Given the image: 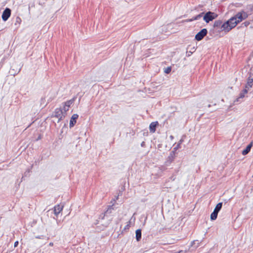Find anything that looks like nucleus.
<instances>
[{
    "label": "nucleus",
    "instance_id": "obj_1",
    "mask_svg": "<svg viewBox=\"0 0 253 253\" xmlns=\"http://www.w3.org/2000/svg\"><path fill=\"white\" fill-rule=\"evenodd\" d=\"M248 17V14L244 11L238 12L229 19L231 29L234 28L238 23L246 19Z\"/></svg>",
    "mask_w": 253,
    "mask_h": 253
},
{
    "label": "nucleus",
    "instance_id": "obj_2",
    "mask_svg": "<svg viewBox=\"0 0 253 253\" xmlns=\"http://www.w3.org/2000/svg\"><path fill=\"white\" fill-rule=\"evenodd\" d=\"M213 28L218 32L227 33L232 29L229 20L224 23L220 20H215L214 22Z\"/></svg>",
    "mask_w": 253,
    "mask_h": 253
},
{
    "label": "nucleus",
    "instance_id": "obj_3",
    "mask_svg": "<svg viewBox=\"0 0 253 253\" xmlns=\"http://www.w3.org/2000/svg\"><path fill=\"white\" fill-rule=\"evenodd\" d=\"M218 16V15L211 11H208L206 13H204V16H203V20L207 23H208L212 21L213 20L217 18Z\"/></svg>",
    "mask_w": 253,
    "mask_h": 253
},
{
    "label": "nucleus",
    "instance_id": "obj_4",
    "mask_svg": "<svg viewBox=\"0 0 253 253\" xmlns=\"http://www.w3.org/2000/svg\"><path fill=\"white\" fill-rule=\"evenodd\" d=\"M208 34V30L206 28L202 29L195 37V39L197 41H201Z\"/></svg>",
    "mask_w": 253,
    "mask_h": 253
},
{
    "label": "nucleus",
    "instance_id": "obj_5",
    "mask_svg": "<svg viewBox=\"0 0 253 253\" xmlns=\"http://www.w3.org/2000/svg\"><path fill=\"white\" fill-rule=\"evenodd\" d=\"M175 153H174V152H170L169 156H168L166 161L165 162V165L166 166H169L171 165V164L173 162L175 159Z\"/></svg>",
    "mask_w": 253,
    "mask_h": 253
},
{
    "label": "nucleus",
    "instance_id": "obj_6",
    "mask_svg": "<svg viewBox=\"0 0 253 253\" xmlns=\"http://www.w3.org/2000/svg\"><path fill=\"white\" fill-rule=\"evenodd\" d=\"M248 89L245 87V88H244V89L240 93L238 97L234 101V103H238L242 102L243 99L245 96V95L248 93Z\"/></svg>",
    "mask_w": 253,
    "mask_h": 253
},
{
    "label": "nucleus",
    "instance_id": "obj_7",
    "mask_svg": "<svg viewBox=\"0 0 253 253\" xmlns=\"http://www.w3.org/2000/svg\"><path fill=\"white\" fill-rule=\"evenodd\" d=\"M62 115V110L60 109H56L54 112V121H56L57 120V122H59L61 120Z\"/></svg>",
    "mask_w": 253,
    "mask_h": 253
},
{
    "label": "nucleus",
    "instance_id": "obj_8",
    "mask_svg": "<svg viewBox=\"0 0 253 253\" xmlns=\"http://www.w3.org/2000/svg\"><path fill=\"white\" fill-rule=\"evenodd\" d=\"M11 15V10L9 8H6L2 14V19L4 21L8 20Z\"/></svg>",
    "mask_w": 253,
    "mask_h": 253
},
{
    "label": "nucleus",
    "instance_id": "obj_9",
    "mask_svg": "<svg viewBox=\"0 0 253 253\" xmlns=\"http://www.w3.org/2000/svg\"><path fill=\"white\" fill-rule=\"evenodd\" d=\"M78 115L77 114H74L72 115L71 118V120L70 121V127H73L76 124V122H77V119L78 118Z\"/></svg>",
    "mask_w": 253,
    "mask_h": 253
},
{
    "label": "nucleus",
    "instance_id": "obj_10",
    "mask_svg": "<svg viewBox=\"0 0 253 253\" xmlns=\"http://www.w3.org/2000/svg\"><path fill=\"white\" fill-rule=\"evenodd\" d=\"M159 124L158 122H152L149 125V130L152 133H154L156 131V127L158 126Z\"/></svg>",
    "mask_w": 253,
    "mask_h": 253
},
{
    "label": "nucleus",
    "instance_id": "obj_11",
    "mask_svg": "<svg viewBox=\"0 0 253 253\" xmlns=\"http://www.w3.org/2000/svg\"><path fill=\"white\" fill-rule=\"evenodd\" d=\"M74 98L64 102V113L68 110L70 106L74 103Z\"/></svg>",
    "mask_w": 253,
    "mask_h": 253
},
{
    "label": "nucleus",
    "instance_id": "obj_12",
    "mask_svg": "<svg viewBox=\"0 0 253 253\" xmlns=\"http://www.w3.org/2000/svg\"><path fill=\"white\" fill-rule=\"evenodd\" d=\"M63 209V205H58L54 207V214L56 215H58Z\"/></svg>",
    "mask_w": 253,
    "mask_h": 253
},
{
    "label": "nucleus",
    "instance_id": "obj_13",
    "mask_svg": "<svg viewBox=\"0 0 253 253\" xmlns=\"http://www.w3.org/2000/svg\"><path fill=\"white\" fill-rule=\"evenodd\" d=\"M253 146V142L250 143L248 144L246 148L242 151V154L243 155H246L251 151V149Z\"/></svg>",
    "mask_w": 253,
    "mask_h": 253
},
{
    "label": "nucleus",
    "instance_id": "obj_14",
    "mask_svg": "<svg viewBox=\"0 0 253 253\" xmlns=\"http://www.w3.org/2000/svg\"><path fill=\"white\" fill-rule=\"evenodd\" d=\"M141 236H142V232H141V229H138L135 231V238L137 242H139L140 241L141 239Z\"/></svg>",
    "mask_w": 253,
    "mask_h": 253
},
{
    "label": "nucleus",
    "instance_id": "obj_15",
    "mask_svg": "<svg viewBox=\"0 0 253 253\" xmlns=\"http://www.w3.org/2000/svg\"><path fill=\"white\" fill-rule=\"evenodd\" d=\"M253 84V78H249L248 79L247 83L245 85V88L248 89V90L251 88Z\"/></svg>",
    "mask_w": 253,
    "mask_h": 253
},
{
    "label": "nucleus",
    "instance_id": "obj_16",
    "mask_svg": "<svg viewBox=\"0 0 253 253\" xmlns=\"http://www.w3.org/2000/svg\"><path fill=\"white\" fill-rule=\"evenodd\" d=\"M222 207V203L220 202L216 205L213 211L218 213L219 211L221 210Z\"/></svg>",
    "mask_w": 253,
    "mask_h": 253
},
{
    "label": "nucleus",
    "instance_id": "obj_17",
    "mask_svg": "<svg viewBox=\"0 0 253 253\" xmlns=\"http://www.w3.org/2000/svg\"><path fill=\"white\" fill-rule=\"evenodd\" d=\"M218 212L213 211V212L211 214V220H214L217 218Z\"/></svg>",
    "mask_w": 253,
    "mask_h": 253
},
{
    "label": "nucleus",
    "instance_id": "obj_18",
    "mask_svg": "<svg viewBox=\"0 0 253 253\" xmlns=\"http://www.w3.org/2000/svg\"><path fill=\"white\" fill-rule=\"evenodd\" d=\"M21 70V68H19L17 69L16 71H14V69H11L10 71V73L11 74V75H13V76H15L16 74H18Z\"/></svg>",
    "mask_w": 253,
    "mask_h": 253
},
{
    "label": "nucleus",
    "instance_id": "obj_19",
    "mask_svg": "<svg viewBox=\"0 0 253 253\" xmlns=\"http://www.w3.org/2000/svg\"><path fill=\"white\" fill-rule=\"evenodd\" d=\"M204 14V12H202L199 14L198 15L193 16V20H199L200 18H201L202 17H203Z\"/></svg>",
    "mask_w": 253,
    "mask_h": 253
},
{
    "label": "nucleus",
    "instance_id": "obj_20",
    "mask_svg": "<svg viewBox=\"0 0 253 253\" xmlns=\"http://www.w3.org/2000/svg\"><path fill=\"white\" fill-rule=\"evenodd\" d=\"M113 207V205L108 206V209L104 213L105 215H107L108 213H111L112 212V210L114 209Z\"/></svg>",
    "mask_w": 253,
    "mask_h": 253
},
{
    "label": "nucleus",
    "instance_id": "obj_21",
    "mask_svg": "<svg viewBox=\"0 0 253 253\" xmlns=\"http://www.w3.org/2000/svg\"><path fill=\"white\" fill-rule=\"evenodd\" d=\"M41 106H45L46 104H45V99L44 97H42L41 99Z\"/></svg>",
    "mask_w": 253,
    "mask_h": 253
},
{
    "label": "nucleus",
    "instance_id": "obj_22",
    "mask_svg": "<svg viewBox=\"0 0 253 253\" xmlns=\"http://www.w3.org/2000/svg\"><path fill=\"white\" fill-rule=\"evenodd\" d=\"M171 71V67H168L167 68H166L164 70V72L166 74H169Z\"/></svg>",
    "mask_w": 253,
    "mask_h": 253
},
{
    "label": "nucleus",
    "instance_id": "obj_23",
    "mask_svg": "<svg viewBox=\"0 0 253 253\" xmlns=\"http://www.w3.org/2000/svg\"><path fill=\"white\" fill-rule=\"evenodd\" d=\"M180 148V144L177 143V144L176 145V146L173 148V150L171 151V152H174V153L175 154V151L178 150V149H179Z\"/></svg>",
    "mask_w": 253,
    "mask_h": 253
},
{
    "label": "nucleus",
    "instance_id": "obj_24",
    "mask_svg": "<svg viewBox=\"0 0 253 253\" xmlns=\"http://www.w3.org/2000/svg\"><path fill=\"white\" fill-rule=\"evenodd\" d=\"M31 171V169H27L26 171L24 173V175L26 176L27 175V174L30 173Z\"/></svg>",
    "mask_w": 253,
    "mask_h": 253
},
{
    "label": "nucleus",
    "instance_id": "obj_25",
    "mask_svg": "<svg viewBox=\"0 0 253 253\" xmlns=\"http://www.w3.org/2000/svg\"><path fill=\"white\" fill-rule=\"evenodd\" d=\"M250 23L249 21H245L242 24V25H244V26L245 27H247L249 25Z\"/></svg>",
    "mask_w": 253,
    "mask_h": 253
},
{
    "label": "nucleus",
    "instance_id": "obj_26",
    "mask_svg": "<svg viewBox=\"0 0 253 253\" xmlns=\"http://www.w3.org/2000/svg\"><path fill=\"white\" fill-rule=\"evenodd\" d=\"M176 177L175 175H172L171 177H169V179L171 181H174Z\"/></svg>",
    "mask_w": 253,
    "mask_h": 253
},
{
    "label": "nucleus",
    "instance_id": "obj_27",
    "mask_svg": "<svg viewBox=\"0 0 253 253\" xmlns=\"http://www.w3.org/2000/svg\"><path fill=\"white\" fill-rule=\"evenodd\" d=\"M184 137V135L182 136V137ZM183 141H184V140H183V138H181L180 139V140L179 141V142H178V143L181 145V143H182Z\"/></svg>",
    "mask_w": 253,
    "mask_h": 253
},
{
    "label": "nucleus",
    "instance_id": "obj_28",
    "mask_svg": "<svg viewBox=\"0 0 253 253\" xmlns=\"http://www.w3.org/2000/svg\"><path fill=\"white\" fill-rule=\"evenodd\" d=\"M18 244H19V242L18 241H16V242H15L14 244V247L15 248V247H17Z\"/></svg>",
    "mask_w": 253,
    "mask_h": 253
},
{
    "label": "nucleus",
    "instance_id": "obj_29",
    "mask_svg": "<svg viewBox=\"0 0 253 253\" xmlns=\"http://www.w3.org/2000/svg\"><path fill=\"white\" fill-rule=\"evenodd\" d=\"M193 21H195V20H193V17L192 18L188 19L186 20L187 22H192Z\"/></svg>",
    "mask_w": 253,
    "mask_h": 253
},
{
    "label": "nucleus",
    "instance_id": "obj_30",
    "mask_svg": "<svg viewBox=\"0 0 253 253\" xmlns=\"http://www.w3.org/2000/svg\"><path fill=\"white\" fill-rule=\"evenodd\" d=\"M21 21V20L20 18H19V17H16V22L20 23Z\"/></svg>",
    "mask_w": 253,
    "mask_h": 253
},
{
    "label": "nucleus",
    "instance_id": "obj_31",
    "mask_svg": "<svg viewBox=\"0 0 253 253\" xmlns=\"http://www.w3.org/2000/svg\"><path fill=\"white\" fill-rule=\"evenodd\" d=\"M129 227V224H127L126 225L125 227V229H128Z\"/></svg>",
    "mask_w": 253,
    "mask_h": 253
},
{
    "label": "nucleus",
    "instance_id": "obj_32",
    "mask_svg": "<svg viewBox=\"0 0 253 253\" xmlns=\"http://www.w3.org/2000/svg\"><path fill=\"white\" fill-rule=\"evenodd\" d=\"M161 169L163 170H165L166 169L165 167V166H162L161 167Z\"/></svg>",
    "mask_w": 253,
    "mask_h": 253
},
{
    "label": "nucleus",
    "instance_id": "obj_33",
    "mask_svg": "<svg viewBox=\"0 0 253 253\" xmlns=\"http://www.w3.org/2000/svg\"><path fill=\"white\" fill-rule=\"evenodd\" d=\"M41 139V135H39V137H38V138L37 139V140H39Z\"/></svg>",
    "mask_w": 253,
    "mask_h": 253
},
{
    "label": "nucleus",
    "instance_id": "obj_34",
    "mask_svg": "<svg viewBox=\"0 0 253 253\" xmlns=\"http://www.w3.org/2000/svg\"><path fill=\"white\" fill-rule=\"evenodd\" d=\"M169 137L171 139H172L173 138V136L172 135H170Z\"/></svg>",
    "mask_w": 253,
    "mask_h": 253
},
{
    "label": "nucleus",
    "instance_id": "obj_35",
    "mask_svg": "<svg viewBox=\"0 0 253 253\" xmlns=\"http://www.w3.org/2000/svg\"><path fill=\"white\" fill-rule=\"evenodd\" d=\"M144 145V142H142V143L141 144V146H143Z\"/></svg>",
    "mask_w": 253,
    "mask_h": 253
},
{
    "label": "nucleus",
    "instance_id": "obj_36",
    "mask_svg": "<svg viewBox=\"0 0 253 253\" xmlns=\"http://www.w3.org/2000/svg\"><path fill=\"white\" fill-rule=\"evenodd\" d=\"M198 242V241H197H197H193V243L195 244V242Z\"/></svg>",
    "mask_w": 253,
    "mask_h": 253
},
{
    "label": "nucleus",
    "instance_id": "obj_37",
    "mask_svg": "<svg viewBox=\"0 0 253 253\" xmlns=\"http://www.w3.org/2000/svg\"><path fill=\"white\" fill-rule=\"evenodd\" d=\"M49 245H50V246H52V245H53V243H50L49 244Z\"/></svg>",
    "mask_w": 253,
    "mask_h": 253
},
{
    "label": "nucleus",
    "instance_id": "obj_38",
    "mask_svg": "<svg viewBox=\"0 0 253 253\" xmlns=\"http://www.w3.org/2000/svg\"><path fill=\"white\" fill-rule=\"evenodd\" d=\"M63 127H62V128H61V132H63Z\"/></svg>",
    "mask_w": 253,
    "mask_h": 253
},
{
    "label": "nucleus",
    "instance_id": "obj_39",
    "mask_svg": "<svg viewBox=\"0 0 253 253\" xmlns=\"http://www.w3.org/2000/svg\"><path fill=\"white\" fill-rule=\"evenodd\" d=\"M211 105L210 104H209V105H208V107H211Z\"/></svg>",
    "mask_w": 253,
    "mask_h": 253
},
{
    "label": "nucleus",
    "instance_id": "obj_40",
    "mask_svg": "<svg viewBox=\"0 0 253 253\" xmlns=\"http://www.w3.org/2000/svg\"><path fill=\"white\" fill-rule=\"evenodd\" d=\"M37 238H39L40 239V236L37 237Z\"/></svg>",
    "mask_w": 253,
    "mask_h": 253
}]
</instances>
